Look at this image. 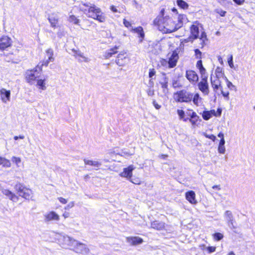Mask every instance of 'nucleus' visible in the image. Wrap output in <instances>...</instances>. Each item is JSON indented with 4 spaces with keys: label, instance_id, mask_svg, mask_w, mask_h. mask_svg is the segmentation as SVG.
<instances>
[{
    "label": "nucleus",
    "instance_id": "f257e3e1",
    "mask_svg": "<svg viewBox=\"0 0 255 255\" xmlns=\"http://www.w3.org/2000/svg\"><path fill=\"white\" fill-rule=\"evenodd\" d=\"M46 53L48 55L47 60L40 61L33 69L26 70L25 74V79L26 82L30 85H32L37 79L35 73L42 72L43 67H47L50 62H52L54 60V53L52 49L49 48L47 49Z\"/></svg>",
    "mask_w": 255,
    "mask_h": 255
},
{
    "label": "nucleus",
    "instance_id": "f03ea898",
    "mask_svg": "<svg viewBox=\"0 0 255 255\" xmlns=\"http://www.w3.org/2000/svg\"><path fill=\"white\" fill-rule=\"evenodd\" d=\"M85 8H81V10L88 17L97 20L100 23H104L107 17L101 8L95 4H89L88 3H82Z\"/></svg>",
    "mask_w": 255,
    "mask_h": 255
},
{
    "label": "nucleus",
    "instance_id": "7ed1b4c3",
    "mask_svg": "<svg viewBox=\"0 0 255 255\" xmlns=\"http://www.w3.org/2000/svg\"><path fill=\"white\" fill-rule=\"evenodd\" d=\"M153 25L157 29L163 33H170L176 31L174 21L169 15H166L164 18H154Z\"/></svg>",
    "mask_w": 255,
    "mask_h": 255
},
{
    "label": "nucleus",
    "instance_id": "20e7f679",
    "mask_svg": "<svg viewBox=\"0 0 255 255\" xmlns=\"http://www.w3.org/2000/svg\"><path fill=\"white\" fill-rule=\"evenodd\" d=\"M179 51L178 48L167 54L166 59L162 58L160 60L161 66L169 69L175 68L179 60Z\"/></svg>",
    "mask_w": 255,
    "mask_h": 255
},
{
    "label": "nucleus",
    "instance_id": "39448f33",
    "mask_svg": "<svg viewBox=\"0 0 255 255\" xmlns=\"http://www.w3.org/2000/svg\"><path fill=\"white\" fill-rule=\"evenodd\" d=\"M173 99L177 103H189L192 100V93L181 90L174 93Z\"/></svg>",
    "mask_w": 255,
    "mask_h": 255
},
{
    "label": "nucleus",
    "instance_id": "423d86ee",
    "mask_svg": "<svg viewBox=\"0 0 255 255\" xmlns=\"http://www.w3.org/2000/svg\"><path fill=\"white\" fill-rule=\"evenodd\" d=\"M15 189L19 196L29 200L32 197V192L31 189L27 188L22 183H17L15 186Z\"/></svg>",
    "mask_w": 255,
    "mask_h": 255
},
{
    "label": "nucleus",
    "instance_id": "0eeeda50",
    "mask_svg": "<svg viewBox=\"0 0 255 255\" xmlns=\"http://www.w3.org/2000/svg\"><path fill=\"white\" fill-rule=\"evenodd\" d=\"M199 90L205 95L209 93V86L208 82V75L201 76L200 81L197 83Z\"/></svg>",
    "mask_w": 255,
    "mask_h": 255
},
{
    "label": "nucleus",
    "instance_id": "6e6552de",
    "mask_svg": "<svg viewBox=\"0 0 255 255\" xmlns=\"http://www.w3.org/2000/svg\"><path fill=\"white\" fill-rule=\"evenodd\" d=\"M12 40L8 36L3 35L0 37V51L7 50L12 45Z\"/></svg>",
    "mask_w": 255,
    "mask_h": 255
},
{
    "label": "nucleus",
    "instance_id": "1a4fd4ad",
    "mask_svg": "<svg viewBox=\"0 0 255 255\" xmlns=\"http://www.w3.org/2000/svg\"><path fill=\"white\" fill-rule=\"evenodd\" d=\"M129 61V57L126 52L122 51L117 56L115 60L116 63L119 66H125L127 65Z\"/></svg>",
    "mask_w": 255,
    "mask_h": 255
},
{
    "label": "nucleus",
    "instance_id": "9d476101",
    "mask_svg": "<svg viewBox=\"0 0 255 255\" xmlns=\"http://www.w3.org/2000/svg\"><path fill=\"white\" fill-rule=\"evenodd\" d=\"M185 77L189 82L192 85H195L199 80V76L196 72L193 70L186 71Z\"/></svg>",
    "mask_w": 255,
    "mask_h": 255
},
{
    "label": "nucleus",
    "instance_id": "9b49d317",
    "mask_svg": "<svg viewBox=\"0 0 255 255\" xmlns=\"http://www.w3.org/2000/svg\"><path fill=\"white\" fill-rule=\"evenodd\" d=\"M200 23L198 21H195L189 27L190 35L197 39L199 37Z\"/></svg>",
    "mask_w": 255,
    "mask_h": 255
},
{
    "label": "nucleus",
    "instance_id": "f8f14e48",
    "mask_svg": "<svg viewBox=\"0 0 255 255\" xmlns=\"http://www.w3.org/2000/svg\"><path fill=\"white\" fill-rule=\"evenodd\" d=\"M188 111L189 112L188 116L190 117V118H188V120L191 123L192 126L195 127L197 126L200 121V117L193 110L188 109Z\"/></svg>",
    "mask_w": 255,
    "mask_h": 255
},
{
    "label": "nucleus",
    "instance_id": "ddd939ff",
    "mask_svg": "<svg viewBox=\"0 0 255 255\" xmlns=\"http://www.w3.org/2000/svg\"><path fill=\"white\" fill-rule=\"evenodd\" d=\"M210 82L214 92L215 94H217L218 93V91L219 90L220 84L221 83L220 78L217 75L215 76L211 75Z\"/></svg>",
    "mask_w": 255,
    "mask_h": 255
},
{
    "label": "nucleus",
    "instance_id": "4468645a",
    "mask_svg": "<svg viewBox=\"0 0 255 255\" xmlns=\"http://www.w3.org/2000/svg\"><path fill=\"white\" fill-rule=\"evenodd\" d=\"M134 168L135 167L133 165H130L123 169V171L120 173V176L129 180L132 177V171Z\"/></svg>",
    "mask_w": 255,
    "mask_h": 255
},
{
    "label": "nucleus",
    "instance_id": "2eb2a0df",
    "mask_svg": "<svg viewBox=\"0 0 255 255\" xmlns=\"http://www.w3.org/2000/svg\"><path fill=\"white\" fill-rule=\"evenodd\" d=\"M44 219L46 222L59 221L60 217L55 212L51 211L44 215Z\"/></svg>",
    "mask_w": 255,
    "mask_h": 255
},
{
    "label": "nucleus",
    "instance_id": "dca6fc26",
    "mask_svg": "<svg viewBox=\"0 0 255 255\" xmlns=\"http://www.w3.org/2000/svg\"><path fill=\"white\" fill-rule=\"evenodd\" d=\"M186 199L191 204H196V194L194 191L190 190L185 193Z\"/></svg>",
    "mask_w": 255,
    "mask_h": 255
},
{
    "label": "nucleus",
    "instance_id": "f3484780",
    "mask_svg": "<svg viewBox=\"0 0 255 255\" xmlns=\"http://www.w3.org/2000/svg\"><path fill=\"white\" fill-rule=\"evenodd\" d=\"M0 95L1 100L3 103H5L10 100V90H7L4 88H1L0 90Z\"/></svg>",
    "mask_w": 255,
    "mask_h": 255
},
{
    "label": "nucleus",
    "instance_id": "a211bd4d",
    "mask_svg": "<svg viewBox=\"0 0 255 255\" xmlns=\"http://www.w3.org/2000/svg\"><path fill=\"white\" fill-rule=\"evenodd\" d=\"M150 227L154 230L160 231L165 229V223L157 220H154L151 222Z\"/></svg>",
    "mask_w": 255,
    "mask_h": 255
},
{
    "label": "nucleus",
    "instance_id": "6ab92c4d",
    "mask_svg": "<svg viewBox=\"0 0 255 255\" xmlns=\"http://www.w3.org/2000/svg\"><path fill=\"white\" fill-rule=\"evenodd\" d=\"M187 19V18L185 14H180L178 15L177 22L174 21V26L176 31L182 26L183 21Z\"/></svg>",
    "mask_w": 255,
    "mask_h": 255
},
{
    "label": "nucleus",
    "instance_id": "aec40b11",
    "mask_svg": "<svg viewBox=\"0 0 255 255\" xmlns=\"http://www.w3.org/2000/svg\"><path fill=\"white\" fill-rule=\"evenodd\" d=\"M127 240L132 246H136L143 242L142 239L138 237H127Z\"/></svg>",
    "mask_w": 255,
    "mask_h": 255
},
{
    "label": "nucleus",
    "instance_id": "412c9836",
    "mask_svg": "<svg viewBox=\"0 0 255 255\" xmlns=\"http://www.w3.org/2000/svg\"><path fill=\"white\" fill-rule=\"evenodd\" d=\"M119 49V46H115L112 48L108 50L105 52L104 57L106 59H109L113 56V55L118 53V50Z\"/></svg>",
    "mask_w": 255,
    "mask_h": 255
},
{
    "label": "nucleus",
    "instance_id": "4be33fe9",
    "mask_svg": "<svg viewBox=\"0 0 255 255\" xmlns=\"http://www.w3.org/2000/svg\"><path fill=\"white\" fill-rule=\"evenodd\" d=\"M196 67L198 69L201 76L207 75L206 70L203 65L202 60H198L197 61Z\"/></svg>",
    "mask_w": 255,
    "mask_h": 255
},
{
    "label": "nucleus",
    "instance_id": "5701e85b",
    "mask_svg": "<svg viewBox=\"0 0 255 255\" xmlns=\"http://www.w3.org/2000/svg\"><path fill=\"white\" fill-rule=\"evenodd\" d=\"M48 19L51 24V27L55 28L58 26V18L56 15L52 14L51 15L49 16Z\"/></svg>",
    "mask_w": 255,
    "mask_h": 255
},
{
    "label": "nucleus",
    "instance_id": "b1692460",
    "mask_svg": "<svg viewBox=\"0 0 255 255\" xmlns=\"http://www.w3.org/2000/svg\"><path fill=\"white\" fill-rule=\"evenodd\" d=\"M215 114V110L210 111H204L202 113V116L204 120L207 121L209 120L212 116Z\"/></svg>",
    "mask_w": 255,
    "mask_h": 255
},
{
    "label": "nucleus",
    "instance_id": "393cba45",
    "mask_svg": "<svg viewBox=\"0 0 255 255\" xmlns=\"http://www.w3.org/2000/svg\"><path fill=\"white\" fill-rule=\"evenodd\" d=\"M198 38H199V39L201 40V48H202L206 45V42L208 40L207 36L205 31H202L200 35H199Z\"/></svg>",
    "mask_w": 255,
    "mask_h": 255
},
{
    "label": "nucleus",
    "instance_id": "a878e982",
    "mask_svg": "<svg viewBox=\"0 0 255 255\" xmlns=\"http://www.w3.org/2000/svg\"><path fill=\"white\" fill-rule=\"evenodd\" d=\"M36 86L39 89L45 90L46 89L45 86V79H36Z\"/></svg>",
    "mask_w": 255,
    "mask_h": 255
},
{
    "label": "nucleus",
    "instance_id": "bb28decb",
    "mask_svg": "<svg viewBox=\"0 0 255 255\" xmlns=\"http://www.w3.org/2000/svg\"><path fill=\"white\" fill-rule=\"evenodd\" d=\"M0 165H2L4 167H10L11 166V162L9 160L0 156Z\"/></svg>",
    "mask_w": 255,
    "mask_h": 255
},
{
    "label": "nucleus",
    "instance_id": "cd10ccee",
    "mask_svg": "<svg viewBox=\"0 0 255 255\" xmlns=\"http://www.w3.org/2000/svg\"><path fill=\"white\" fill-rule=\"evenodd\" d=\"M221 91V94L222 96L226 98L227 100L229 99V91L226 88L223 89L222 84H220V86L219 87V90Z\"/></svg>",
    "mask_w": 255,
    "mask_h": 255
},
{
    "label": "nucleus",
    "instance_id": "c85d7f7f",
    "mask_svg": "<svg viewBox=\"0 0 255 255\" xmlns=\"http://www.w3.org/2000/svg\"><path fill=\"white\" fill-rule=\"evenodd\" d=\"M177 5L181 9H187L189 8V4L183 0H176Z\"/></svg>",
    "mask_w": 255,
    "mask_h": 255
},
{
    "label": "nucleus",
    "instance_id": "c756f323",
    "mask_svg": "<svg viewBox=\"0 0 255 255\" xmlns=\"http://www.w3.org/2000/svg\"><path fill=\"white\" fill-rule=\"evenodd\" d=\"M3 193L5 196H7L11 200L17 199V197L9 190H5L3 191Z\"/></svg>",
    "mask_w": 255,
    "mask_h": 255
},
{
    "label": "nucleus",
    "instance_id": "7c9ffc66",
    "mask_svg": "<svg viewBox=\"0 0 255 255\" xmlns=\"http://www.w3.org/2000/svg\"><path fill=\"white\" fill-rule=\"evenodd\" d=\"M84 163L85 165H89L93 166H95V167H99L101 165V163L98 161H95L88 160V159H85L84 160Z\"/></svg>",
    "mask_w": 255,
    "mask_h": 255
},
{
    "label": "nucleus",
    "instance_id": "2f4dec72",
    "mask_svg": "<svg viewBox=\"0 0 255 255\" xmlns=\"http://www.w3.org/2000/svg\"><path fill=\"white\" fill-rule=\"evenodd\" d=\"M133 31L134 32L137 33L139 35V37L143 38L144 36V33L143 31V28L139 26L133 29Z\"/></svg>",
    "mask_w": 255,
    "mask_h": 255
},
{
    "label": "nucleus",
    "instance_id": "473e14b6",
    "mask_svg": "<svg viewBox=\"0 0 255 255\" xmlns=\"http://www.w3.org/2000/svg\"><path fill=\"white\" fill-rule=\"evenodd\" d=\"M196 39L194 38L189 35L186 38L181 39L180 41V44L184 45L186 43H187L188 42L192 43Z\"/></svg>",
    "mask_w": 255,
    "mask_h": 255
},
{
    "label": "nucleus",
    "instance_id": "72a5a7b5",
    "mask_svg": "<svg viewBox=\"0 0 255 255\" xmlns=\"http://www.w3.org/2000/svg\"><path fill=\"white\" fill-rule=\"evenodd\" d=\"M177 113L180 120H182L185 122L188 121V118H185V112L183 110L178 109Z\"/></svg>",
    "mask_w": 255,
    "mask_h": 255
},
{
    "label": "nucleus",
    "instance_id": "f704fd0d",
    "mask_svg": "<svg viewBox=\"0 0 255 255\" xmlns=\"http://www.w3.org/2000/svg\"><path fill=\"white\" fill-rule=\"evenodd\" d=\"M225 141L224 139H220V142L218 146V151L221 153H224L225 151L224 146Z\"/></svg>",
    "mask_w": 255,
    "mask_h": 255
},
{
    "label": "nucleus",
    "instance_id": "c9c22d12",
    "mask_svg": "<svg viewBox=\"0 0 255 255\" xmlns=\"http://www.w3.org/2000/svg\"><path fill=\"white\" fill-rule=\"evenodd\" d=\"M212 237L213 239L215 241H219L221 240L223 238L224 236L222 233L217 232L215 233L212 235Z\"/></svg>",
    "mask_w": 255,
    "mask_h": 255
},
{
    "label": "nucleus",
    "instance_id": "e433bc0d",
    "mask_svg": "<svg viewBox=\"0 0 255 255\" xmlns=\"http://www.w3.org/2000/svg\"><path fill=\"white\" fill-rule=\"evenodd\" d=\"M68 20L70 22L75 24H78L79 23V19H78L77 17L74 15H70Z\"/></svg>",
    "mask_w": 255,
    "mask_h": 255
},
{
    "label": "nucleus",
    "instance_id": "4c0bfd02",
    "mask_svg": "<svg viewBox=\"0 0 255 255\" xmlns=\"http://www.w3.org/2000/svg\"><path fill=\"white\" fill-rule=\"evenodd\" d=\"M194 51L195 58L198 60H202V52L198 48L195 49L194 50Z\"/></svg>",
    "mask_w": 255,
    "mask_h": 255
},
{
    "label": "nucleus",
    "instance_id": "58836bf2",
    "mask_svg": "<svg viewBox=\"0 0 255 255\" xmlns=\"http://www.w3.org/2000/svg\"><path fill=\"white\" fill-rule=\"evenodd\" d=\"M200 99V96L198 93H196L195 94L193 95L192 93V100L193 103L196 105L198 106L199 104V101Z\"/></svg>",
    "mask_w": 255,
    "mask_h": 255
},
{
    "label": "nucleus",
    "instance_id": "ea45409f",
    "mask_svg": "<svg viewBox=\"0 0 255 255\" xmlns=\"http://www.w3.org/2000/svg\"><path fill=\"white\" fill-rule=\"evenodd\" d=\"M129 180L132 183L136 185H140L142 183L141 179L139 177H134L133 178L131 177Z\"/></svg>",
    "mask_w": 255,
    "mask_h": 255
},
{
    "label": "nucleus",
    "instance_id": "a19ab883",
    "mask_svg": "<svg viewBox=\"0 0 255 255\" xmlns=\"http://www.w3.org/2000/svg\"><path fill=\"white\" fill-rule=\"evenodd\" d=\"M165 9L164 8H162V9H161V10H160L159 15H157L155 18H159V19H160L164 18L166 16V15H165Z\"/></svg>",
    "mask_w": 255,
    "mask_h": 255
},
{
    "label": "nucleus",
    "instance_id": "79ce46f5",
    "mask_svg": "<svg viewBox=\"0 0 255 255\" xmlns=\"http://www.w3.org/2000/svg\"><path fill=\"white\" fill-rule=\"evenodd\" d=\"M203 135L205 136L206 138H209L211 139L212 141H214L216 139V136L214 134H208L206 133H203Z\"/></svg>",
    "mask_w": 255,
    "mask_h": 255
},
{
    "label": "nucleus",
    "instance_id": "37998d69",
    "mask_svg": "<svg viewBox=\"0 0 255 255\" xmlns=\"http://www.w3.org/2000/svg\"><path fill=\"white\" fill-rule=\"evenodd\" d=\"M216 248L214 246H210L206 248V250L208 253H212L215 252Z\"/></svg>",
    "mask_w": 255,
    "mask_h": 255
},
{
    "label": "nucleus",
    "instance_id": "c03bdc74",
    "mask_svg": "<svg viewBox=\"0 0 255 255\" xmlns=\"http://www.w3.org/2000/svg\"><path fill=\"white\" fill-rule=\"evenodd\" d=\"M11 160L13 163H15L16 164H18L21 162L20 158L15 156L12 157Z\"/></svg>",
    "mask_w": 255,
    "mask_h": 255
},
{
    "label": "nucleus",
    "instance_id": "a18cd8bd",
    "mask_svg": "<svg viewBox=\"0 0 255 255\" xmlns=\"http://www.w3.org/2000/svg\"><path fill=\"white\" fill-rule=\"evenodd\" d=\"M156 74V71L154 68H151L149 70V77L150 78H152L153 76H155Z\"/></svg>",
    "mask_w": 255,
    "mask_h": 255
},
{
    "label": "nucleus",
    "instance_id": "49530a36",
    "mask_svg": "<svg viewBox=\"0 0 255 255\" xmlns=\"http://www.w3.org/2000/svg\"><path fill=\"white\" fill-rule=\"evenodd\" d=\"M123 24L127 28H128L131 27V24L130 22L127 20L126 18H124L123 19Z\"/></svg>",
    "mask_w": 255,
    "mask_h": 255
},
{
    "label": "nucleus",
    "instance_id": "de8ad7c7",
    "mask_svg": "<svg viewBox=\"0 0 255 255\" xmlns=\"http://www.w3.org/2000/svg\"><path fill=\"white\" fill-rule=\"evenodd\" d=\"M216 12L219 14L221 16H225L226 13V11L222 9H216Z\"/></svg>",
    "mask_w": 255,
    "mask_h": 255
},
{
    "label": "nucleus",
    "instance_id": "09e8293b",
    "mask_svg": "<svg viewBox=\"0 0 255 255\" xmlns=\"http://www.w3.org/2000/svg\"><path fill=\"white\" fill-rule=\"evenodd\" d=\"M228 64L231 68H233L234 66L233 61V56L232 55H230L228 59Z\"/></svg>",
    "mask_w": 255,
    "mask_h": 255
},
{
    "label": "nucleus",
    "instance_id": "8fccbe9b",
    "mask_svg": "<svg viewBox=\"0 0 255 255\" xmlns=\"http://www.w3.org/2000/svg\"><path fill=\"white\" fill-rule=\"evenodd\" d=\"M79 61L80 62H88L89 61V60L88 57H85V56H84L83 55V56H82V57H81V58H79Z\"/></svg>",
    "mask_w": 255,
    "mask_h": 255
},
{
    "label": "nucleus",
    "instance_id": "3c124183",
    "mask_svg": "<svg viewBox=\"0 0 255 255\" xmlns=\"http://www.w3.org/2000/svg\"><path fill=\"white\" fill-rule=\"evenodd\" d=\"M152 104L153 105V106L154 107V108L157 109V110H159V109H160L161 108V106L160 105H159L156 102L155 100H153L152 101Z\"/></svg>",
    "mask_w": 255,
    "mask_h": 255
},
{
    "label": "nucleus",
    "instance_id": "603ef678",
    "mask_svg": "<svg viewBox=\"0 0 255 255\" xmlns=\"http://www.w3.org/2000/svg\"><path fill=\"white\" fill-rule=\"evenodd\" d=\"M75 205L74 202H71L69 204H68L66 207H65L64 209L65 210L68 209L69 208H71L73 207Z\"/></svg>",
    "mask_w": 255,
    "mask_h": 255
},
{
    "label": "nucleus",
    "instance_id": "864d4df0",
    "mask_svg": "<svg viewBox=\"0 0 255 255\" xmlns=\"http://www.w3.org/2000/svg\"><path fill=\"white\" fill-rule=\"evenodd\" d=\"M222 113V110L220 108H218L217 109V112L215 111V114H214V116L215 117H219L221 116Z\"/></svg>",
    "mask_w": 255,
    "mask_h": 255
},
{
    "label": "nucleus",
    "instance_id": "5fc2aeb1",
    "mask_svg": "<svg viewBox=\"0 0 255 255\" xmlns=\"http://www.w3.org/2000/svg\"><path fill=\"white\" fill-rule=\"evenodd\" d=\"M226 82H227V86L229 89H231L232 87H234V85H233L232 83L229 81L227 78H226Z\"/></svg>",
    "mask_w": 255,
    "mask_h": 255
},
{
    "label": "nucleus",
    "instance_id": "6e6d98bb",
    "mask_svg": "<svg viewBox=\"0 0 255 255\" xmlns=\"http://www.w3.org/2000/svg\"><path fill=\"white\" fill-rule=\"evenodd\" d=\"M58 199L59 201V202L63 204H65L67 203V199H66L63 197H59L58 198Z\"/></svg>",
    "mask_w": 255,
    "mask_h": 255
},
{
    "label": "nucleus",
    "instance_id": "4d7b16f0",
    "mask_svg": "<svg viewBox=\"0 0 255 255\" xmlns=\"http://www.w3.org/2000/svg\"><path fill=\"white\" fill-rule=\"evenodd\" d=\"M161 88L162 89H167L168 87V82L167 81L162 82L160 83Z\"/></svg>",
    "mask_w": 255,
    "mask_h": 255
},
{
    "label": "nucleus",
    "instance_id": "13d9d810",
    "mask_svg": "<svg viewBox=\"0 0 255 255\" xmlns=\"http://www.w3.org/2000/svg\"><path fill=\"white\" fill-rule=\"evenodd\" d=\"M225 215L230 219L232 218V214L230 211H226L225 212Z\"/></svg>",
    "mask_w": 255,
    "mask_h": 255
},
{
    "label": "nucleus",
    "instance_id": "bf43d9fd",
    "mask_svg": "<svg viewBox=\"0 0 255 255\" xmlns=\"http://www.w3.org/2000/svg\"><path fill=\"white\" fill-rule=\"evenodd\" d=\"M233 1L238 5H242L244 3L245 0H233Z\"/></svg>",
    "mask_w": 255,
    "mask_h": 255
},
{
    "label": "nucleus",
    "instance_id": "052dcab7",
    "mask_svg": "<svg viewBox=\"0 0 255 255\" xmlns=\"http://www.w3.org/2000/svg\"><path fill=\"white\" fill-rule=\"evenodd\" d=\"M110 9L113 12H117L118 9H117L116 7L114 5H112L110 7Z\"/></svg>",
    "mask_w": 255,
    "mask_h": 255
},
{
    "label": "nucleus",
    "instance_id": "680f3d73",
    "mask_svg": "<svg viewBox=\"0 0 255 255\" xmlns=\"http://www.w3.org/2000/svg\"><path fill=\"white\" fill-rule=\"evenodd\" d=\"M24 136L23 135H20L19 136H14L13 137L14 139L15 140H17L19 138L22 139H24Z\"/></svg>",
    "mask_w": 255,
    "mask_h": 255
},
{
    "label": "nucleus",
    "instance_id": "e2e57ef3",
    "mask_svg": "<svg viewBox=\"0 0 255 255\" xmlns=\"http://www.w3.org/2000/svg\"><path fill=\"white\" fill-rule=\"evenodd\" d=\"M212 188L213 189H215V190H217L218 191L221 190V187H220V185H214V186H212Z\"/></svg>",
    "mask_w": 255,
    "mask_h": 255
},
{
    "label": "nucleus",
    "instance_id": "0e129e2a",
    "mask_svg": "<svg viewBox=\"0 0 255 255\" xmlns=\"http://www.w3.org/2000/svg\"><path fill=\"white\" fill-rule=\"evenodd\" d=\"M82 56H83V54L81 53H76L75 54V57L76 58H77L78 60H79V58H81V57H82Z\"/></svg>",
    "mask_w": 255,
    "mask_h": 255
},
{
    "label": "nucleus",
    "instance_id": "69168bd1",
    "mask_svg": "<svg viewBox=\"0 0 255 255\" xmlns=\"http://www.w3.org/2000/svg\"><path fill=\"white\" fill-rule=\"evenodd\" d=\"M69 213L68 212H65L64 213H63L62 214V216L65 218V219H66L67 218H68L69 217Z\"/></svg>",
    "mask_w": 255,
    "mask_h": 255
},
{
    "label": "nucleus",
    "instance_id": "338daca9",
    "mask_svg": "<svg viewBox=\"0 0 255 255\" xmlns=\"http://www.w3.org/2000/svg\"><path fill=\"white\" fill-rule=\"evenodd\" d=\"M147 94L149 96H152L154 95V90H149L147 92Z\"/></svg>",
    "mask_w": 255,
    "mask_h": 255
},
{
    "label": "nucleus",
    "instance_id": "774afa93",
    "mask_svg": "<svg viewBox=\"0 0 255 255\" xmlns=\"http://www.w3.org/2000/svg\"><path fill=\"white\" fill-rule=\"evenodd\" d=\"M168 156V155L167 154H161L159 155V157L161 158H162L164 159H166Z\"/></svg>",
    "mask_w": 255,
    "mask_h": 255
}]
</instances>
